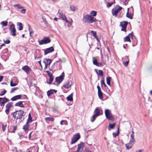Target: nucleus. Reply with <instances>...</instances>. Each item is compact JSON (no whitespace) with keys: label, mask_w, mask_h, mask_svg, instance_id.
Masks as SVG:
<instances>
[{"label":"nucleus","mask_w":152,"mask_h":152,"mask_svg":"<svg viewBox=\"0 0 152 152\" xmlns=\"http://www.w3.org/2000/svg\"><path fill=\"white\" fill-rule=\"evenodd\" d=\"M96 20L89 15H86L83 17V21L85 23H92L96 22Z\"/></svg>","instance_id":"obj_1"},{"label":"nucleus","mask_w":152,"mask_h":152,"mask_svg":"<svg viewBox=\"0 0 152 152\" xmlns=\"http://www.w3.org/2000/svg\"><path fill=\"white\" fill-rule=\"evenodd\" d=\"M24 113L23 110H21L16 111L14 113H12V115L13 117L16 120L21 118L23 116V114Z\"/></svg>","instance_id":"obj_2"},{"label":"nucleus","mask_w":152,"mask_h":152,"mask_svg":"<svg viewBox=\"0 0 152 152\" xmlns=\"http://www.w3.org/2000/svg\"><path fill=\"white\" fill-rule=\"evenodd\" d=\"M122 9V8L118 5L116 6L112 10V15L116 17L118 12Z\"/></svg>","instance_id":"obj_3"},{"label":"nucleus","mask_w":152,"mask_h":152,"mask_svg":"<svg viewBox=\"0 0 152 152\" xmlns=\"http://www.w3.org/2000/svg\"><path fill=\"white\" fill-rule=\"evenodd\" d=\"M104 112L106 118L109 120L113 121L114 120V118L109 110L106 109Z\"/></svg>","instance_id":"obj_4"},{"label":"nucleus","mask_w":152,"mask_h":152,"mask_svg":"<svg viewBox=\"0 0 152 152\" xmlns=\"http://www.w3.org/2000/svg\"><path fill=\"white\" fill-rule=\"evenodd\" d=\"M94 115L91 118V121L93 122L95 120L96 118L100 115V111L99 110L98 108H96L94 112Z\"/></svg>","instance_id":"obj_5"},{"label":"nucleus","mask_w":152,"mask_h":152,"mask_svg":"<svg viewBox=\"0 0 152 152\" xmlns=\"http://www.w3.org/2000/svg\"><path fill=\"white\" fill-rule=\"evenodd\" d=\"M80 135L79 133L74 135L71 139V144H73L76 142L80 138Z\"/></svg>","instance_id":"obj_6"},{"label":"nucleus","mask_w":152,"mask_h":152,"mask_svg":"<svg viewBox=\"0 0 152 152\" xmlns=\"http://www.w3.org/2000/svg\"><path fill=\"white\" fill-rule=\"evenodd\" d=\"M9 29L11 35L13 36H15L16 35V30L14 24H12L10 26Z\"/></svg>","instance_id":"obj_7"},{"label":"nucleus","mask_w":152,"mask_h":152,"mask_svg":"<svg viewBox=\"0 0 152 152\" xmlns=\"http://www.w3.org/2000/svg\"><path fill=\"white\" fill-rule=\"evenodd\" d=\"M50 42V39L48 37H45L43 39L41 40L40 41H39V45L46 44Z\"/></svg>","instance_id":"obj_8"},{"label":"nucleus","mask_w":152,"mask_h":152,"mask_svg":"<svg viewBox=\"0 0 152 152\" xmlns=\"http://www.w3.org/2000/svg\"><path fill=\"white\" fill-rule=\"evenodd\" d=\"M64 76V73L63 72L61 75L59 77H56V81L57 82L58 84H59L63 80Z\"/></svg>","instance_id":"obj_9"},{"label":"nucleus","mask_w":152,"mask_h":152,"mask_svg":"<svg viewBox=\"0 0 152 152\" xmlns=\"http://www.w3.org/2000/svg\"><path fill=\"white\" fill-rule=\"evenodd\" d=\"M8 101V99L6 97H0V105L1 106H2L3 107H4L5 103Z\"/></svg>","instance_id":"obj_10"},{"label":"nucleus","mask_w":152,"mask_h":152,"mask_svg":"<svg viewBox=\"0 0 152 152\" xmlns=\"http://www.w3.org/2000/svg\"><path fill=\"white\" fill-rule=\"evenodd\" d=\"M77 146V149L75 152H83L84 146V143L83 142H81L80 144H78Z\"/></svg>","instance_id":"obj_11"},{"label":"nucleus","mask_w":152,"mask_h":152,"mask_svg":"<svg viewBox=\"0 0 152 152\" xmlns=\"http://www.w3.org/2000/svg\"><path fill=\"white\" fill-rule=\"evenodd\" d=\"M127 25V22L125 21H123L121 23V25L122 27L121 29V31L125 32L126 31V27Z\"/></svg>","instance_id":"obj_12"},{"label":"nucleus","mask_w":152,"mask_h":152,"mask_svg":"<svg viewBox=\"0 0 152 152\" xmlns=\"http://www.w3.org/2000/svg\"><path fill=\"white\" fill-rule=\"evenodd\" d=\"M12 106V103L9 102L7 103L6 105V110L5 112L7 115H8L9 113V110L10 108Z\"/></svg>","instance_id":"obj_13"},{"label":"nucleus","mask_w":152,"mask_h":152,"mask_svg":"<svg viewBox=\"0 0 152 152\" xmlns=\"http://www.w3.org/2000/svg\"><path fill=\"white\" fill-rule=\"evenodd\" d=\"M59 16L60 18L65 21L67 23H69V21L66 19V17L65 15L62 12H60L59 14Z\"/></svg>","instance_id":"obj_14"},{"label":"nucleus","mask_w":152,"mask_h":152,"mask_svg":"<svg viewBox=\"0 0 152 152\" xmlns=\"http://www.w3.org/2000/svg\"><path fill=\"white\" fill-rule=\"evenodd\" d=\"M51 61L49 59H45L43 61V62L45 65V68H46L48 66H49L51 63Z\"/></svg>","instance_id":"obj_15"},{"label":"nucleus","mask_w":152,"mask_h":152,"mask_svg":"<svg viewBox=\"0 0 152 152\" xmlns=\"http://www.w3.org/2000/svg\"><path fill=\"white\" fill-rule=\"evenodd\" d=\"M97 88L98 89V94L99 97L100 99H103V93L100 89V87L99 86H97Z\"/></svg>","instance_id":"obj_16"},{"label":"nucleus","mask_w":152,"mask_h":152,"mask_svg":"<svg viewBox=\"0 0 152 152\" xmlns=\"http://www.w3.org/2000/svg\"><path fill=\"white\" fill-rule=\"evenodd\" d=\"M133 32H132L131 34H129L125 38V41L126 42H131L130 38H131L132 39L133 38Z\"/></svg>","instance_id":"obj_17"},{"label":"nucleus","mask_w":152,"mask_h":152,"mask_svg":"<svg viewBox=\"0 0 152 152\" xmlns=\"http://www.w3.org/2000/svg\"><path fill=\"white\" fill-rule=\"evenodd\" d=\"M72 85V82L70 81H68L66 82V83L63 86V87L65 88L68 89L69 88L71 87Z\"/></svg>","instance_id":"obj_18"},{"label":"nucleus","mask_w":152,"mask_h":152,"mask_svg":"<svg viewBox=\"0 0 152 152\" xmlns=\"http://www.w3.org/2000/svg\"><path fill=\"white\" fill-rule=\"evenodd\" d=\"M54 49L53 47L47 48L45 51V55L50 53L54 51Z\"/></svg>","instance_id":"obj_19"},{"label":"nucleus","mask_w":152,"mask_h":152,"mask_svg":"<svg viewBox=\"0 0 152 152\" xmlns=\"http://www.w3.org/2000/svg\"><path fill=\"white\" fill-rule=\"evenodd\" d=\"M22 69L25 71L27 74L29 73L31 71V69L27 66H25L22 68Z\"/></svg>","instance_id":"obj_20"},{"label":"nucleus","mask_w":152,"mask_h":152,"mask_svg":"<svg viewBox=\"0 0 152 152\" xmlns=\"http://www.w3.org/2000/svg\"><path fill=\"white\" fill-rule=\"evenodd\" d=\"M23 103H24V102L19 101L15 104V106H18L24 108L25 107L23 104Z\"/></svg>","instance_id":"obj_21"},{"label":"nucleus","mask_w":152,"mask_h":152,"mask_svg":"<svg viewBox=\"0 0 152 152\" xmlns=\"http://www.w3.org/2000/svg\"><path fill=\"white\" fill-rule=\"evenodd\" d=\"M21 96L22 95H18L15 96L11 98V100L12 101H15L18 99H19L21 98Z\"/></svg>","instance_id":"obj_22"},{"label":"nucleus","mask_w":152,"mask_h":152,"mask_svg":"<svg viewBox=\"0 0 152 152\" xmlns=\"http://www.w3.org/2000/svg\"><path fill=\"white\" fill-rule=\"evenodd\" d=\"M57 92V91L55 90H52L50 89V90L48 91L47 92V94L48 96H49L53 93V92L55 93H56Z\"/></svg>","instance_id":"obj_23"},{"label":"nucleus","mask_w":152,"mask_h":152,"mask_svg":"<svg viewBox=\"0 0 152 152\" xmlns=\"http://www.w3.org/2000/svg\"><path fill=\"white\" fill-rule=\"evenodd\" d=\"M73 94H71L70 95H69L66 97V99L68 101H72L73 100V98L72 97Z\"/></svg>","instance_id":"obj_24"},{"label":"nucleus","mask_w":152,"mask_h":152,"mask_svg":"<svg viewBox=\"0 0 152 152\" xmlns=\"http://www.w3.org/2000/svg\"><path fill=\"white\" fill-rule=\"evenodd\" d=\"M111 80V78L110 77H107L106 78L107 83V84L110 86V81Z\"/></svg>","instance_id":"obj_25"},{"label":"nucleus","mask_w":152,"mask_h":152,"mask_svg":"<svg viewBox=\"0 0 152 152\" xmlns=\"http://www.w3.org/2000/svg\"><path fill=\"white\" fill-rule=\"evenodd\" d=\"M132 145V144H131L130 142L126 144V146L127 149L129 150L131 148Z\"/></svg>","instance_id":"obj_26"},{"label":"nucleus","mask_w":152,"mask_h":152,"mask_svg":"<svg viewBox=\"0 0 152 152\" xmlns=\"http://www.w3.org/2000/svg\"><path fill=\"white\" fill-rule=\"evenodd\" d=\"M13 6L19 9H22L24 8V7H23L22 6H21L19 4H16L14 5H13Z\"/></svg>","instance_id":"obj_27"},{"label":"nucleus","mask_w":152,"mask_h":152,"mask_svg":"<svg viewBox=\"0 0 152 152\" xmlns=\"http://www.w3.org/2000/svg\"><path fill=\"white\" fill-rule=\"evenodd\" d=\"M115 126V124L114 123L112 124H109V126L108 127L109 130H110V129H113Z\"/></svg>","instance_id":"obj_28"},{"label":"nucleus","mask_w":152,"mask_h":152,"mask_svg":"<svg viewBox=\"0 0 152 152\" xmlns=\"http://www.w3.org/2000/svg\"><path fill=\"white\" fill-rule=\"evenodd\" d=\"M8 22L5 21H3L1 23V24L2 25L3 27L5 26H7L8 25Z\"/></svg>","instance_id":"obj_29"},{"label":"nucleus","mask_w":152,"mask_h":152,"mask_svg":"<svg viewBox=\"0 0 152 152\" xmlns=\"http://www.w3.org/2000/svg\"><path fill=\"white\" fill-rule=\"evenodd\" d=\"M45 120L47 121H53L54 120V119L53 118L51 117H46L45 118Z\"/></svg>","instance_id":"obj_30"},{"label":"nucleus","mask_w":152,"mask_h":152,"mask_svg":"<svg viewBox=\"0 0 152 152\" xmlns=\"http://www.w3.org/2000/svg\"><path fill=\"white\" fill-rule=\"evenodd\" d=\"M135 142V139L134 138V136H131V139L129 142L131 144H132V143H134Z\"/></svg>","instance_id":"obj_31"},{"label":"nucleus","mask_w":152,"mask_h":152,"mask_svg":"<svg viewBox=\"0 0 152 152\" xmlns=\"http://www.w3.org/2000/svg\"><path fill=\"white\" fill-rule=\"evenodd\" d=\"M17 25L19 26V30H21L23 29V26L22 24L21 23H17Z\"/></svg>","instance_id":"obj_32"},{"label":"nucleus","mask_w":152,"mask_h":152,"mask_svg":"<svg viewBox=\"0 0 152 152\" xmlns=\"http://www.w3.org/2000/svg\"><path fill=\"white\" fill-rule=\"evenodd\" d=\"M129 10V8H128V12L126 14V17L127 18H128L130 19H132V16L131 14H129V13H128Z\"/></svg>","instance_id":"obj_33"},{"label":"nucleus","mask_w":152,"mask_h":152,"mask_svg":"<svg viewBox=\"0 0 152 152\" xmlns=\"http://www.w3.org/2000/svg\"><path fill=\"white\" fill-rule=\"evenodd\" d=\"M70 8L71 10L73 11H75L77 10L76 8L73 5H71L70 7Z\"/></svg>","instance_id":"obj_34"},{"label":"nucleus","mask_w":152,"mask_h":152,"mask_svg":"<svg viewBox=\"0 0 152 152\" xmlns=\"http://www.w3.org/2000/svg\"><path fill=\"white\" fill-rule=\"evenodd\" d=\"M60 124L61 125H67V122L66 121V120H62L61 123Z\"/></svg>","instance_id":"obj_35"},{"label":"nucleus","mask_w":152,"mask_h":152,"mask_svg":"<svg viewBox=\"0 0 152 152\" xmlns=\"http://www.w3.org/2000/svg\"><path fill=\"white\" fill-rule=\"evenodd\" d=\"M96 12L94 11H92L90 12V14L93 16H95L96 15Z\"/></svg>","instance_id":"obj_36"},{"label":"nucleus","mask_w":152,"mask_h":152,"mask_svg":"<svg viewBox=\"0 0 152 152\" xmlns=\"http://www.w3.org/2000/svg\"><path fill=\"white\" fill-rule=\"evenodd\" d=\"M93 64L95 65L98 62L96 59L94 57H93Z\"/></svg>","instance_id":"obj_37"},{"label":"nucleus","mask_w":152,"mask_h":152,"mask_svg":"<svg viewBox=\"0 0 152 152\" xmlns=\"http://www.w3.org/2000/svg\"><path fill=\"white\" fill-rule=\"evenodd\" d=\"M119 128H118L117 132L116 133H114V132L113 133V135L114 137H115L118 135L119 133Z\"/></svg>","instance_id":"obj_38"},{"label":"nucleus","mask_w":152,"mask_h":152,"mask_svg":"<svg viewBox=\"0 0 152 152\" xmlns=\"http://www.w3.org/2000/svg\"><path fill=\"white\" fill-rule=\"evenodd\" d=\"M100 76H102L103 75V71L101 70H99V72H96Z\"/></svg>","instance_id":"obj_39"},{"label":"nucleus","mask_w":152,"mask_h":152,"mask_svg":"<svg viewBox=\"0 0 152 152\" xmlns=\"http://www.w3.org/2000/svg\"><path fill=\"white\" fill-rule=\"evenodd\" d=\"M50 79L49 83H48L49 84H50L52 83L53 80V76L51 77H49Z\"/></svg>","instance_id":"obj_40"},{"label":"nucleus","mask_w":152,"mask_h":152,"mask_svg":"<svg viewBox=\"0 0 152 152\" xmlns=\"http://www.w3.org/2000/svg\"><path fill=\"white\" fill-rule=\"evenodd\" d=\"M7 91L4 90L3 91H2L1 93L0 94V96H2L5 94L6 93Z\"/></svg>","instance_id":"obj_41"},{"label":"nucleus","mask_w":152,"mask_h":152,"mask_svg":"<svg viewBox=\"0 0 152 152\" xmlns=\"http://www.w3.org/2000/svg\"><path fill=\"white\" fill-rule=\"evenodd\" d=\"M91 32L93 34V36L94 37L96 38V37L97 36L96 32L93 31H91Z\"/></svg>","instance_id":"obj_42"},{"label":"nucleus","mask_w":152,"mask_h":152,"mask_svg":"<svg viewBox=\"0 0 152 152\" xmlns=\"http://www.w3.org/2000/svg\"><path fill=\"white\" fill-rule=\"evenodd\" d=\"M114 3L113 2L109 3L107 2V7L109 8Z\"/></svg>","instance_id":"obj_43"},{"label":"nucleus","mask_w":152,"mask_h":152,"mask_svg":"<svg viewBox=\"0 0 152 152\" xmlns=\"http://www.w3.org/2000/svg\"><path fill=\"white\" fill-rule=\"evenodd\" d=\"M10 86H11L13 87V86H15L17 85V84L16 83H12V80L10 83Z\"/></svg>","instance_id":"obj_44"},{"label":"nucleus","mask_w":152,"mask_h":152,"mask_svg":"<svg viewBox=\"0 0 152 152\" xmlns=\"http://www.w3.org/2000/svg\"><path fill=\"white\" fill-rule=\"evenodd\" d=\"M101 83L102 86V85H104V86L105 87L106 86V85L105 84V83L104 80V79H102L101 80Z\"/></svg>","instance_id":"obj_45"},{"label":"nucleus","mask_w":152,"mask_h":152,"mask_svg":"<svg viewBox=\"0 0 152 152\" xmlns=\"http://www.w3.org/2000/svg\"><path fill=\"white\" fill-rule=\"evenodd\" d=\"M18 89V88H17V87H16V88H12V90H11V91H10V93H13V92H14V91H15L16 90H17Z\"/></svg>","instance_id":"obj_46"},{"label":"nucleus","mask_w":152,"mask_h":152,"mask_svg":"<svg viewBox=\"0 0 152 152\" xmlns=\"http://www.w3.org/2000/svg\"><path fill=\"white\" fill-rule=\"evenodd\" d=\"M32 121V120L31 118L30 117V118H29L28 119V121L26 123V124H28L29 123H31Z\"/></svg>","instance_id":"obj_47"},{"label":"nucleus","mask_w":152,"mask_h":152,"mask_svg":"<svg viewBox=\"0 0 152 152\" xmlns=\"http://www.w3.org/2000/svg\"><path fill=\"white\" fill-rule=\"evenodd\" d=\"M7 125H4L3 124H2V129L3 131H4L6 128Z\"/></svg>","instance_id":"obj_48"},{"label":"nucleus","mask_w":152,"mask_h":152,"mask_svg":"<svg viewBox=\"0 0 152 152\" xmlns=\"http://www.w3.org/2000/svg\"><path fill=\"white\" fill-rule=\"evenodd\" d=\"M96 65L98 66H102V64L101 63L97 62Z\"/></svg>","instance_id":"obj_49"},{"label":"nucleus","mask_w":152,"mask_h":152,"mask_svg":"<svg viewBox=\"0 0 152 152\" xmlns=\"http://www.w3.org/2000/svg\"><path fill=\"white\" fill-rule=\"evenodd\" d=\"M28 125L27 124H26V125H24L23 126V129H24L27 130L28 129Z\"/></svg>","instance_id":"obj_50"},{"label":"nucleus","mask_w":152,"mask_h":152,"mask_svg":"<svg viewBox=\"0 0 152 152\" xmlns=\"http://www.w3.org/2000/svg\"><path fill=\"white\" fill-rule=\"evenodd\" d=\"M4 42L6 44H7L10 43V41L8 39L7 40H5L4 39Z\"/></svg>","instance_id":"obj_51"},{"label":"nucleus","mask_w":152,"mask_h":152,"mask_svg":"<svg viewBox=\"0 0 152 152\" xmlns=\"http://www.w3.org/2000/svg\"><path fill=\"white\" fill-rule=\"evenodd\" d=\"M47 73L48 75V76H49V77L53 76L51 72H50L49 71H47Z\"/></svg>","instance_id":"obj_52"},{"label":"nucleus","mask_w":152,"mask_h":152,"mask_svg":"<svg viewBox=\"0 0 152 152\" xmlns=\"http://www.w3.org/2000/svg\"><path fill=\"white\" fill-rule=\"evenodd\" d=\"M129 63V61H127L126 62H124L123 64L124 66H127Z\"/></svg>","instance_id":"obj_53"},{"label":"nucleus","mask_w":152,"mask_h":152,"mask_svg":"<svg viewBox=\"0 0 152 152\" xmlns=\"http://www.w3.org/2000/svg\"><path fill=\"white\" fill-rule=\"evenodd\" d=\"M26 10L25 9H22V10H21V12H20L21 13L23 14H25L26 13Z\"/></svg>","instance_id":"obj_54"},{"label":"nucleus","mask_w":152,"mask_h":152,"mask_svg":"<svg viewBox=\"0 0 152 152\" xmlns=\"http://www.w3.org/2000/svg\"><path fill=\"white\" fill-rule=\"evenodd\" d=\"M134 132L133 131V129H132V134L131 135V136H132V137L134 136Z\"/></svg>","instance_id":"obj_55"},{"label":"nucleus","mask_w":152,"mask_h":152,"mask_svg":"<svg viewBox=\"0 0 152 152\" xmlns=\"http://www.w3.org/2000/svg\"><path fill=\"white\" fill-rule=\"evenodd\" d=\"M4 77L3 76H0V82H1Z\"/></svg>","instance_id":"obj_56"},{"label":"nucleus","mask_w":152,"mask_h":152,"mask_svg":"<svg viewBox=\"0 0 152 152\" xmlns=\"http://www.w3.org/2000/svg\"><path fill=\"white\" fill-rule=\"evenodd\" d=\"M86 151L87 152H91L90 151L89 149H86Z\"/></svg>","instance_id":"obj_57"},{"label":"nucleus","mask_w":152,"mask_h":152,"mask_svg":"<svg viewBox=\"0 0 152 152\" xmlns=\"http://www.w3.org/2000/svg\"><path fill=\"white\" fill-rule=\"evenodd\" d=\"M17 129V127L16 126H14L13 127V129L14 131H15Z\"/></svg>","instance_id":"obj_58"},{"label":"nucleus","mask_w":152,"mask_h":152,"mask_svg":"<svg viewBox=\"0 0 152 152\" xmlns=\"http://www.w3.org/2000/svg\"><path fill=\"white\" fill-rule=\"evenodd\" d=\"M136 152H142V150H139L137 151Z\"/></svg>","instance_id":"obj_59"},{"label":"nucleus","mask_w":152,"mask_h":152,"mask_svg":"<svg viewBox=\"0 0 152 152\" xmlns=\"http://www.w3.org/2000/svg\"><path fill=\"white\" fill-rule=\"evenodd\" d=\"M58 18H54V20H55V21H57V20H58Z\"/></svg>","instance_id":"obj_60"},{"label":"nucleus","mask_w":152,"mask_h":152,"mask_svg":"<svg viewBox=\"0 0 152 152\" xmlns=\"http://www.w3.org/2000/svg\"><path fill=\"white\" fill-rule=\"evenodd\" d=\"M149 94L150 95H152V90H151L150 91Z\"/></svg>","instance_id":"obj_61"},{"label":"nucleus","mask_w":152,"mask_h":152,"mask_svg":"<svg viewBox=\"0 0 152 152\" xmlns=\"http://www.w3.org/2000/svg\"><path fill=\"white\" fill-rule=\"evenodd\" d=\"M4 46H5V44H3L1 45V47H2Z\"/></svg>","instance_id":"obj_62"},{"label":"nucleus","mask_w":152,"mask_h":152,"mask_svg":"<svg viewBox=\"0 0 152 152\" xmlns=\"http://www.w3.org/2000/svg\"><path fill=\"white\" fill-rule=\"evenodd\" d=\"M7 49L6 48V49H5L4 50V52L5 53H6V52H7Z\"/></svg>","instance_id":"obj_63"},{"label":"nucleus","mask_w":152,"mask_h":152,"mask_svg":"<svg viewBox=\"0 0 152 152\" xmlns=\"http://www.w3.org/2000/svg\"><path fill=\"white\" fill-rule=\"evenodd\" d=\"M107 49L109 52L110 53V50L109 48V47H107Z\"/></svg>","instance_id":"obj_64"}]
</instances>
